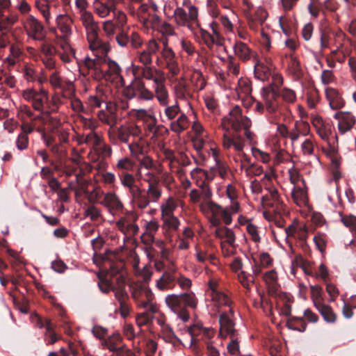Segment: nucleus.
Segmentation results:
<instances>
[{"label":"nucleus","mask_w":356,"mask_h":356,"mask_svg":"<svg viewBox=\"0 0 356 356\" xmlns=\"http://www.w3.org/2000/svg\"><path fill=\"white\" fill-rule=\"evenodd\" d=\"M22 97L26 101L31 103L35 111L40 112L46 117L57 113L63 104L60 96L54 95L49 99L48 92L44 89H26L22 92Z\"/></svg>","instance_id":"obj_1"},{"label":"nucleus","mask_w":356,"mask_h":356,"mask_svg":"<svg viewBox=\"0 0 356 356\" xmlns=\"http://www.w3.org/2000/svg\"><path fill=\"white\" fill-rule=\"evenodd\" d=\"M165 301L167 306L184 322H187L190 318L187 307L195 309L198 303L197 298L192 291L179 295H168Z\"/></svg>","instance_id":"obj_2"},{"label":"nucleus","mask_w":356,"mask_h":356,"mask_svg":"<svg viewBox=\"0 0 356 356\" xmlns=\"http://www.w3.org/2000/svg\"><path fill=\"white\" fill-rule=\"evenodd\" d=\"M125 263L123 260H118L111 262L108 271V275L111 279L98 275L99 281L98 286L100 291L104 293H108L111 291L115 294V290L123 286V289L126 288V281L124 274Z\"/></svg>","instance_id":"obj_3"},{"label":"nucleus","mask_w":356,"mask_h":356,"mask_svg":"<svg viewBox=\"0 0 356 356\" xmlns=\"http://www.w3.org/2000/svg\"><path fill=\"white\" fill-rule=\"evenodd\" d=\"M86 30L87 40L92 51H98L101 56H106L110 51V45L107 41L102 40L98 35L99 30L97 22L84 26Z\"/></svg>","instance_id":"obj_4"},{"label":"nucleus","mask_w":356,"mask_h":356,"mask_svg":"<svg viewBox=\"0 0 356 356\" xmlns=\"http://www.w3.org/2000/svg\"><path fill=\"white\" fill-rule=\"evenodd\" d=\"M123 94L129 99L136 97L145 101L151 100L154 96L153 92L145 87V83L139 78L135 79L129 86L124 88Z\"/></svg>","instance_id":"obj_5"},{"label":"nucleus","mask_w":356,"mask_h":356,"mask_svg":"<svg viewBox=\"0 0 356 356\" xmlns=\"http://www.w3.org/2000/svg\"><path fill=\"white\" fill-rule=\"evenodd\" d=\"M132 296L140 307L147 309L152 313L156 312V307L152 304L154 295L152 291L145 286L136 287L132 293Z\"/></svg>","instance_id":"obj_6"},{"label":"nucleus","mask_w":356,"mask_h":356,"mask_svg":"<svg viewBox=\"0 0 356 356\" xmlns=\"http://www.w3.org/2000/svg\"><path fill=\"white\" fill-rule=\"evenodd\" d=\"M162 195V188L161 184L150 185L147 186V190L142 189L141 196L143 200L138 199L137 207L140 209H145L150 202H157Z\"/></svg>","instance_id":"obj_7"},{"label":"nucleus","mask_w":356,"mask_h":356,"mask_svg":"<svg viewBox=\"0 0 356 356\" xmlns=\"http://www.w3.org/2000/svg\"><path fill=\"white\" fill-rule=\"evenodd\" d=\"M25 29L28 35L35 40L42 41L45 38V31L42 24L33 15L27 17Z\"/></svg>","instance_id":"obj_8"},{"label":"nucleus","mask_w":356,"mask_h":356,"mask_svg":"<svg viewBox=\"0 0 356 356\" xmlns=\"http://www.w3.org/2000/svg\"><path fill=\"white\" fill-rule=\"evenodd\" d=\"M177 268L173 265L169 266L157 280L156 286L161 290L172 289L176 285Z\"/></svg>","instance_id":"obj_9"},{"label":"nucleus","mask_w":356,"mask_h":356,"mask_svg":"<svg viewBox=\"0 0 356 356\" xmlns=\"http://www.w3.org/2000/svg\"><path fill=\"white\" fill-rule=\"evenodd\" d=\"M334 118L338 120V128L341 134L350 131L356 122L355 116L348 111L337 112Z\"/></svg>","instance_id":"obj_10"},{"label":"nucleus","mask_w":356,"mask_h":356,"mask_svg":"<svg viewBox=\"0 0 356 356\" xmlns=\"http://www.w3.org/2000/svg\"><path fill=\"white\" fill-rule=\"evenodd\" d=\"M141 134L140 127L137 125H129L127 127L121 126L117 130L118 139L123 143L128 144L131 137H139Z\"/></svg>","instance_id":"obj_11"},{"label":"nucleus","mask_w":356,"mask_h":356,"mask_svg":"<svg viewBox=\"0 0 356 356\" xmlns=\"http://www.w3.org/2000/svg\"><path fill=\"white\" fill-rule=\"evenodd\" d=\"M219 323L220 325V335L222 337L238 335V332L234 328L235 324L227 313L220 314Z\"/></svg>","instance_id":"obj_12"},{"label":"nucleus","mask_w":356,"mask_h":356,"mask_svg":"<svg viewBox=\"0 0 356 356\" xmlns=\"http://www.w3.org/2000/svg\"><path fill=\"white\" fill-rule=\"evenodd\" d=\"M223 147L229 149L234 147L237 152H242L245 145V140L239 132L233 133L231 136L223 135Z\"/></svg>","instance_id":"obj_13"},{"label":"nucleus","mask_w":356,"mask_h":356,"mask_svg":"<svg viewBox=\"0 0 356 356\" xmlns=\"http://www.w3.org/2000/svg\"><path fill=\"white\" fill-rule=\"evenodd\" d=\"M115 290V299L120 304V311L121 316L126 318L130 312V307L127 303L129 295L126 291V288L123 289V286Z\"/></svg>","instance_id":"obj_14"},{"label":"nucleus","mask_w":356,"mask_h":356,"mask_svg":"<svg viewBox=\"0 0 356 356\" xmlns=\"http://www.w3.org/2000/svg\"><path fill=\"white\" fill-rule=\"evenodd\" d=\"M325 95L332 109L337 110L344 106L345 101L337 89L327 88L325 90Z\"/></svg>","instance_id":"obj_15"},{"label":"nucleus","mask_w":356,"mask_h":356,"mask_svg":"<svg viewBox=\"0 0 356 356\" xmlns=\"http://www.w3.org/2000/svg\"><path fill=\"white\" fill-rule=\"evenodd\" d=\"M155 95L161 105L166 106L168 104V92L164 85L163 78H155Z\"/></svg>","instance_id":"obj_16"},{"label":"nucleus","mask_w":356,"mask_h":356,"mask_svg":"<svg viewBox=\"0 0 356 356\" xmlns=\"http://www.w3.org/2000/svg\"><path fill=\"white\" fill-rule=\"evenodd\" d=\"M262 98L264 102L266 111L269 114L275 113L278 108V103L277 102V96H274V92L270 90L263 89Z\"/></svg>","instance_id":"obj_17"},{"label":"nucleus","mask_w":356,"mask_h":356,"mask_svg":"<svg viewBox=\"0 0 356 356\" xmlns=\"http://www.w3.org/2000/svg\"><path fill=\"white\" fill-rule=\"evenodd\" d=\"M107 65V70H100L99 79L104 78L105 79H110L111 76H113V79L120 78L122 79L121 75L122 70L115 61L108 59Z\"/></svg>","instance_id":"obj_18"},{"label":"nucleus","mask_w":356,"mask_h":356,"mask_svg":"<svg viewBox=\"0 0 356 356\" xmlns=\"http://www.w3.org/2000/svg\"><path fill=\"white\" fill-rule=\"evenodd\" d=\"M122 341V338L120 334H113L107 339H104L102 341V345L104 348L108 349L111 352L118 353L122 352L124 346L122 347H117L118 343Z\"/></svg>","instance_id":"obj_19"},{"label":"nucleus","mask_w":356,"mask_h":356,"mask_svg":"<svg viewBox=\"0 0 356 356\" xmlns=\"http://www.w3.org/2000/svg\"><path fill=\"white\" fill-rule=\"evenodd\" d=\"M145 142L139 136L138 140H133L129 143L128 147L131 156L136 160L139 159L143 155L146 154Z\"/></svg>","instance_id":"obj_20"},{"label":"nucleus","mask_w":356,"mask_h":356,"mask_svg":"<svg viewBox=\"0 0 356 356\" xmlns=\"http://www.w3.org/2000/svg\"><path fill=\"white\" fill-rule=\"evenodd\" d=\"M108 111H100L98 113V118L101 122L109 125L111 127L115 126L118 122V117L115 109L106 106Z\"/></svg>","instance_id":"obj_21"},{"label":"nucleus","mask_w":356,"mask_h":356,"mask_svg":"<svg viewBox=\"0 0 356 356\" xmlns=\"http://www.w3.org/2000/svg\"><path fill=\"white\" fill-rule=\"evenodd\" d=\"M94 8L99 17H105L111 12L115 13V2L113 0H110L107 3H102L96 0L94 3Z\"/></svg>","instance_id":"obj_22"},{"label":"nucleus","mask_w":356,"mask_h":356,"mask_svg":"<svg viewBox=\"0 0 356 356\" xmlns=\"http://www.w3.org/2000/svg\"><path fill=\"white\" fill-rule=\"evenodd\" d=\"M270 91L274 92V96L282 97V99L287 103L292 104L296 100L295 91L290 88H283L282 89H275L274 87L271 86Z\"/></svg>","instance_id":"obj_23"},{"label":"nucleus","mask_w":356,"mask_h":356,"mask_svg":"<svg viewBox=\"0 0 356 356\" xmlns=\"http://www.w3.org/2000/svg\"><path fill=\"white\" fill-rule=\"evenodd\" d=\"M102 204L106 206L111 211H120L123 205L118 197L115 193H107L105 195Z\"/></svg>","instance_id":"obj_24"},{"label":"nucleus","mask_w":356,"mask_h":356,"mask_svg":"<svg viewBox=\"0 0 356 356\" xmlns=\"http://www.w3.org/2000/svg\"><path fill=\"white\" fill-rule=\"evenodd\" d=\"M175 20L177 25L187 26L190 30L194 31L195 27L188 21V13L181 7L177 8L174 11Z\"/></svg>","instance_id":"obj_25"},{"label":"nucleus","mask_w":356,"mask_h":356,"mask_svg":"<svg viewBox=\"0 0 356 356\" xmlns=\"http://www.w3.org/2000/svg\"><path fill=\"white\" fill-rule=\"evenodd\" d=\"M234 50L235 54L239 57L241 60L245 61L250 58L251 50L245 43L241 41L236 42L234 45Z\"/></svg>","instance_id":"obj_26"},{"label":"nucleus","mask_w":356,"mask_h":356,"mask_svg":"<svg viewBox=\"0 0 356 356\" xmlns=\"http://www.w3.org/2000/svg\"><path fill=\"white\" fill-rule=\"evenodd\" d=\"M58 28L65 35L71 33L70 25L72 23V18L67 15H59L56 18Z\"/></svg>","instance_id":"obj_27"},{"label":"nucleus","mask_w":356,"mask_h":356,"mask_svg":"<svg viewBox=\"0 0 356 356\" xmlns=\"http://www.w3.org/2000/svg\"><path fill=\"white\" fill-rule=\"evenodd\" d=\"M324 320L327 323H334L337 320V315L330 306L319 302L316 306Z\"/></svg>","instance_id":"obj_28"},{"label":"nucleus","mask_w":356,"mask_h":356,"mask_svg":"<svg viewBox=\"0 0 356 356\" xmlns=\"http://www.w3.org/2000/svg\"><path fill=\"white\" fill-rule=\"evenodd\" d=\"M86 126H88L91 131L86 134L85 138L86 140V145L88 146H92L93 149L95 146L101 145L102 138L95 132L93 131L95 129V126L92 124V122L90 121L88 123L86 122Z\"/></svg>","instance_id":"obj_29"},{"label":"nucleus","mask_w":356,"mask_h":356,"mask_svg":"<svg viewBox=\"0 0 356 356\" xmlns=\"http://www.w3.org/2000/svg\"><path fill=\"white\" fill-rule=\"evenodd\" d=\"M188 127V120L185 114H181L177 120L170 123V129L177 134L182 132Z\"/></svg>","instance_id":"obj_30"},{"label":"nucleus","mask_w":356,"mask_h":356,"mask_svg":"<svg viewBox=\"0 0 356 356\" xmlns=\"http://www.w3.org/2000/svg\"><path fill=\"white\" fill-rule=\"evenodd\" d=\"M286 325L290 330H297L301 332H305L307 327V323L303 318L295 316L288 319Z\"/></svg>","instance_id":"obj_31"},{"label":"nucleus","mask_w":356,"mask_h":356,"mask_svg":"<svg viewBox=\"0 0 356 356\" xmlns=\"http://www.w3.org/2000/svg\"><path fill=\"white\" fill-rule=\"evenodd\" d=\"M241 108L238 106H235L229 111V115L222 118V126L226 128L227 125H231L234 121H237V119L241 118Z\"/></svg>","instance_id":"obj_32"},{"label":"nucleus","mask_w":356,"mask_h":356,"mask_svg":"<svg viewBox=\"0 0 356 356\" xmlns=\"http://www.w3.org/2000/svg\"><path fill=\"white\" fill-rule=\"evenodd\" d=\"M271 75L270 69L264 63H258L254 66V76L257 79L266 81Z\"/></svg>","instance_id":"obj_33"},{"label":"nucleus","mask_w":356,"mask_h":356,"mask_svg":"<svg viewBox=\"0 0 356 356\" xmlns=\"http://www.w3.org/2000/svg\"><path fill=\"white\" fill-rule=\"evenodd\" d=\"M215 235L219 238H225L227 242L230 245H233L235 241V235L234 232L226 227L217 228L215 231Z\"/></svg>","instance_id":"obj_34"},{"label":"nucleus","mask_w":356,"mask_h":356,"mask_svg":"<svg viewBox=\"0 0 356 356\" xmlns=\"http://www.w3.org/2000/svg\"><path fill=\"white\" fill-rule=\"evenodd\" d=\"M18 116L21 119L22 121H26V118L30 119L31 122H33L36 120H40L42 116L35 115L33 112L31 111V108L27 105H22L19 108Z\"/></svg>","instance_id":"obj_35"},{"label":"nucleus","mask_w":356,"mask_h":356,"mask_svg":"<svg viewBox=\"0 0 356 356\" xmlns=\"http://www.w3.org/2000/svg\"><path fill=\"white\" fill-rule=\"evenodd\" d=\"M292 197L296 204L298 206L305 205L308 200L307 191L301 188L293 190L292 192Z\"/></svg>","instance_id":"obj_36"},{"label":"nucleus","mask_w":356,"mask_h":356,"mask_svg":"<svg viewBox=\"0 0 356 356\" xmlns=\"http://www.w3.org/2000/svg\"><path fill=\"white\" fill-rule=\"evenodd\" d=\"M129 189V192L131 195L132 202L137 206L138 199H140L141 200H143V197L141 196V191L142 188H140L136 184V181H132L131 183L125 186Z\"/></svg>","instance_id":"obj_37"},{"label":"nucleus","mask_w":356,"mask_h":356,"mask_svg":"<svg viewBox=\"0 0 356 356\" xmlns=\"http://www.w3.org/2000/svg\"><path fill=\"white\" fill-rule=\"evenodd\" d=\"M138 114L139 116H144L145 118V124H146V128L149 132L156 133V118L147 113V111L144 109L138 110Z\"/></svg>","instance_id":"obj_38"},{"label":"nucleus","mask_w":356,"mask_h":356,"mask_svg":"<svg viewBox=\"0 0 356 356\" xmlns=\"http://www.w3.org/2000/svg\"><path fill=\"white\" fill-rule=\"evenodd\" d=\"M251 124V120L242 115L237 119V121H234L230 126L235 132H240L242 129L250 127Z\"/></svg>","instance_id":"obj_39"},{"label":"nucleus","mask_w":356,"mask_h":356,"mask_svg":"<svg viewBox=\"0 0 356 356\" xmlns=\"http://www.w3.org/2000/svg\"><path fill=\"white\" fill-rule=\"evenodd\" d=\"M197 184L201 189L200 192V196L205 204H207L209 202H213L211 200L212 192L208 183L205 182V181H201L200 183L197 182Z\"/></svg>","instance_id":"obj_40"},{"label":"nucleus","mask_w":356,"mask_h":356,"mask_svg":"<svg viewBox=\"0 0 356 356\" xmlns=\"http://www.w3.org/2000/svg\"><path fill=\"white\" fill-rule=\"evenodd\" d=\"M134 74L140 75L143 78L147 80H153L156 78L154 76V71L152 67L146 65L145 67H135L134 68Z\"/></svg>","instance_id":"obj_41"},{"label":"nucleus","mask_w":356,"mask_h":356,"mask_svg":"<svg viewBox=\"0 0 356 356\" xmlns=\"http://www.w3.org/2000/svg\"><path fill=\"white\" fill-rule=\"evenodd\" d=\"M94 150L98 154L99 157L102 159H105L109 157L112 153L111 147L109 145L104 143L102 139L101 140V145L95 146Z\"/></svg>","instance_id":"obj_42"},{"label":"nucleus","mask_w":356,"mask_h":356,"mask_svg":"<svg viewBox=\"0 0 356 356\" xmlns=\"http://www.w3.org/2000/svg\"><path fill=\"white\" fill-rule=\"evenodd\" d=\"M35 7L42 13L46 22H48L50 13H49V3L48 0H37L35 1Z\"/></svg>","instance_id":"obj_43"},{"label":"nucleus","mask_w":356,"mask_h":356,"mask_svg":"<svg viewBox=\"0 0 356 356\" xmlns=\"http://www.w3.org/2000/svg\"><path fill=\"white\" fill-rule=\"evenodd\" d=\"M199 32L201 39L209 48H211L215 43L220 44L215 36L212 35L206 30L200 28Z\"/></svg>","instance_id":"obj_44"},{"label":"nucleus","mask_w":356,"mask_h":356,"mask_svg":"<svg viewBox=\"0 0 356 356\" xmlns=\"http://www.w3.org/2000/svg\"><path fill=\"white\" fill-rule=\"evenodd\" d=\"M176 209V204L172 198H168L165 204L161 207V217L165 218L167 216H173V211Z\"/></svg>","instance_id":"obj_45"},{"label":"nucleus","mask_w":356,"mask_h":356,"mask_svg":"<svg viewBox=\"0 0 356 356\" xmlns=\"http://www.w3.org/2000/svg\"><path fill=\"white\" fill-rule=\"evenodd\" d=\"M210 288L212 290V298L214 301L222 305H230V300L225 293L214 289L211 286Z\"/></svg>","instance_id":"obj_46"},{"label":"nucleus","mask_w":356,"mask_h":356,"mask_svg":"<svg viewBox=\"0 0 356 356\" xmlns=\"http://www.w3.org/2000/svg\"><path fill=\"white\" fill-rule=\"evenodd\" d=\"M102 58L97 59H91L89 58H86L85 60V65L88 69H93L96 72V77L99 79L100 70H102L101 68V63Z\"/></svg>","instance_id":"obj_47"},{"label":"nucleus","mask_w":356,"mask_h":356,"mask_svg":"<svg viewBox=\"0 0 356 356\" xmlns=\"http://www.w3.org/2000/svg\"><path fill=\"white\" fill-rule=\"evenodd\" d=\"M307 102L308 106L313 108L318 101V92L315 88L309 90L306 93Z\"/></svg>","instance_id":"obj_48"},{"label":"nucleus","mask_w":356,"mask_h":356,"mask_svg":"<svg viewBox=\"0 0 356 356\" xmlns=\"http://www.w3.org/2000/svg\"><path fill=\"white\" fill-rule=\"evenodd\" d=\"M314 242L316 246V248L321 252L323 253L325 250L326 247V236L325 234L318 233L314 237Z\"/></svg>","instance_id":"obj_49"},{"label":"nucleus","mask_w":356,"mask_h":356,"mask_svg":"<svg viewBox=\"0 0 356 356\" xmlns=\"http://www.w3.org/2000/svg\"><path fill=\"white\" fill-rule=\"evenodd\" d=\"M136 161L138 162L139 166L141 168H145L147 170L154 168V161L152 158L147 154H145Z\"/></svg>","instance_id":"obj_50"},{"label":"nucleus","mask_w":356,"mask_h":356,"mask_svg":"<svg viewBox=\"0 0 356 356\" xmlns=\"http://www.w3.org/2000/svg\"><path fill=\"white\" fill-rule=\"evenodd\" d=\"M85 216L90 217L92 221L98 220L102 216L101 211L95 206L90 205L85 211Z\"/></svg>","instance_id":"obj_51"},{"label":"nucleus","mask_w":356,"mask_h":356,"mask_svg":"<svg viewBox=\"0 0 356 356\" xmlns=\"http://www.w3.org/2000/svg\"><path fill=\"white\" fill-rule=\"evenodd\" d=\"M228 72L234 76H238L240 72V65L233 56H229L227 59Z\"/></svg>","instance_id":"obj_52"},{"label":"nucleus","mask_w":356,"mask_h":356,"mask_svg":"<svg viewBox=\"0 0 356 356\" xmlns=\"http://www.w3.org/2000/svg\"><path fill=\"white\" fill-rule=\"evenodd\" d=\"M160 21V17L156 13H149V16L147 17V20L144 21L143 24L147 28H154L159 25Z\"/></svg>","instance_id":"obj_53"},{"label":"nucleus","mask_w":356,"mask_h":356,"mask_svg":"<svg viewBox=\"0 0 356 356\" xmlns=\"http://www.w3.org/2000/svg\"><path fill=\"white\" fill-rule=\"evenodd\" d=\"M197 8L195 6H189L188 19L191 24H193L195 28L200 26V24L197 21Z\"/></svg>","instance_id":"obj_54"},{"label":"nucleus","mask_w":356,"mask_h":356,"mask_svg":"<svg viewBox=\"0 0 356 356\" xmlns=\"http://www.w3.org/2000/svg\"><path fill=\"white\" fill-rule=\"evenodd\" d=\"M341 221L343 224L350 228H356V216L353 215L343 216L342 212H339Z\"/></svg>","instance_id":"obj_55"},{"label":"nucleus","mask_w":356,"mask_h":356,"mask_svg":"<svg viewBox=\"0 0 356 356\" xmlns=\"http://www.w3.org/2000/svg\"><path fill=\"white\" fill-rule=\"evenodd\" d=\"M116 166L120 170L128 171L133 169L134 166V162L132 161L129 158L125 157L120 159Z\"/></svg>","instance_id":"obj_56"},{"label":"nucleus","mask_w":356,"mask_h":356,"mask_svg":"<svg viewBox=\"0 0 356 356\" xmlns=\"http://www.w3.org/2000/svg\"><path fill=\"white\" fill-rule=\"evenodd\" d=\"M29 138L28 136L19 134L16 140L17 148L20 150L26 149L29 147Z\"/></svg>","instance_id":"obj_57"},{"label":"nucleus","mask_w":356,"mask_h":356,"mask_svg":"<svg viewBox=\"0 0 356 356\" xmlns=\"http://www.w3.org/2000/svg\"><path fill=\"white\" fill-rule=\"evenodd\" d=\"M15 22V19L12 17H7L0 20V33H6L10 30L11 26Z\"/></svg>","instance_id":"obj_58"},{"label":"nucleus","mask_w":356,"mask_h":356,"mask_svg":"<svg viewBox=\"0 0 356 356\" xmlns=\"http://www.w3.org/2000/svg\"><path fill=\"white\" fill-rule=\"evenodd\" d=\"M231 341L227 345V350L232 355H236L239 353V345L238 342V335L229 337Z\"/></svg>","instance_id":"obj_59"},{"label":"nucleus","mask_w":356,"mask_h":356,"mask_svg":"<svg viewBox=\"0 0 356 356\" xmlns=\"http://www.w3.org/2000/svg\"><path fill=\"white\" fill-rule=\"evenodd\" d=\"M312 298L315 307L321 302L322 288L319 285H312L310 286Z\"/></svg>","instance_id":"obj_60"},{"label":"nucleus","mask_w":356,"mask_h":356,"mask_svg":"<svg viewBox=\"0 0 356 356\" xmlns=\"http://www.w3.org/2000/svg\"><path fill=\"white\" fill-rule=\"evenodd\" d=\"M149 7L147 3H142L138 8V17L137 18L140 22H143L147 20V17L149 15Z\"/></svg>","instance_id":"obj_61"},{"label":"nucleus","mask_w":356,"mask_h":356,"mask_svg":"<svg viewBox=\"0 0 356 356\" xmlns=\"http://www.w3.org/2000/svg\"><path fill=\"white\" fill-rule=\"evenodd\" d=\"M40 51L43 54V57L54 56L56 54L55 47L49 43H42L40 46Z\"/></svg>","instance_id":"obj_62"},{"label":"nucleus","mask_w":356,"mask_h":356,"mask_svg":"<svg viewBox=\"0 0 356 356\" xmlns=\"http://www.w3.org/2000/svg\"><path fill=\"white\" fill-rule=\"evenodd\" d=\"M240 91L245 95H250L252 92L251 83L248 79H240L238 81Z\"/></svg>","instance_id":"obj_63"},{"label":"nucleus","mask_w":356,"mask_h":356,"mask_svg":"<svg viewBox=\"0 0 356 356\" xmlns=\"http://www.w3.org/2000/svg\"><path fill=\"white\" fill-rule=\"evenodd\" d=\"M164 224L169 228L177 229L179 225V220L174 215L162 218Z\"/></svg>","instance_id":"obj_64"}]
</instances>
